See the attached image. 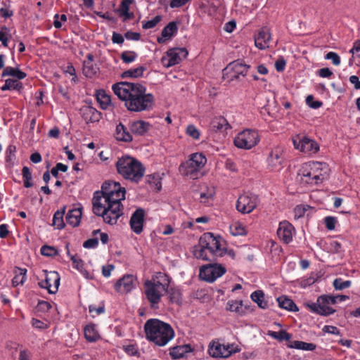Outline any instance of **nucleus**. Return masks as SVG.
Segmentation results:
<instances>
[{
    "label": "nucleus",
    "mask_w": 360,
    "mask_h": 360,
    "mask_svg": "<svg viewBox=\"0 0 360 360\" xmlns=\"http://www.w3.org/2000/svg\"><path fill=\"white\" fill-rule=\"evenodd\" d=\"M126 190L120 183L105 181L101 190L96 191L92 198L94 213L103 218L105 224L114 225L123 214L122 201L125 199Z\"/></svg>",
    "instance_id": "obj_1"
},
{
    "label": "nucleus",
    "mask_w": 360,
    "mask_h": 360,
    "mask_svg": "<svg viewBox=\"0 0 360 360\" xmlns=\"http://www.w3.org/2000/svg\"><path fill=\"white\" fill-rule=\"evenodd\" d=\"M112 90L129 112H141L153 108L154 96L148 93L146 87L139 83L117 82L112 84Z\"/></svg>",
    "instance_id": "obj_2"
},
{
    "label": "nucleus",
    "mask_w": 360,
    "mask_h": 360,
    "mask_svg": "<svg viewBox=\"0 0 360 360\" xmlns=\"http://www.w3.org/2000/svg\"><path fill=\"white\" fill-rule=\"evenodd\" d=\"M112 90L129 112H141L153 108L154 96L148 93L146 87L139 83L117 82L112 84Z\"/></svg>",
    "instance_id": "obj_3"
},
{
    "label": "nucleus",
    "mask_w": 360,
    "mask_h": 360,
    "mask_svg": "<svg viewBox=\"0 0 360 360\" xmlns=\"http://www.w3.org/2000/svg\"><path fill=\"white\" fill-rule=\"evenodd\" d=\"M143 329L146 340L158 347L166 346L175 337L172 326L158 319H148Z\"/></svg>",
    "instance_id": "obj_4"
},
{
    "label": "nucleus",
    "mask_w": 360,
    "mask_h": 360,
    "mask_svg": "<svg viewBox=\"0 0 360 360\" xmlns=\"http://www.w3.org/2000/svg\"><path fill=\"white\" fill-rule=\"evenodd\" d=\"M170 282L171 278L162 272L155 273L150 279L144 281V295L151 309H159L160 303L167 293Z\"/></svg>",
    "instance_id": "obj_5"
},
{
    "label": "nucleus",
    "mask_w": 360,
    "mask_h": 360,
    "mask_svg": "<svg viewBox=\"0 0 360 360\" xmlns=\"http://www.w3.org/2000/svg\"><path fill=\"white\" fill-rule=\"evenodd\" d=\"M328 165L321 162H308L299 169L296 181L302 185H317L326 178Z\"/></svg>",
    "instance_id": "obj_6"
},
{
    "label": "nucleus",
    "mask_w": 360,
    "mask_h": 360,
    "mask_svg": "<svg viewBox=\"0 0 360 360\" xmlns=\"http://www.w3.org/2000/svg\"><path fill=\"white\" fill-rule=\"evenodd\" d=\"M118 173L125 179L139 181L144 175L143 165L134 158L126 156L118 160L116 164Z\"/></svg>",
    "instance_id": "obj_7"
},
{
    "label": "nucleus",
    "mask_w": 360,
    "mask_h": 360,
    "mask_svg": "<svg viewBox=\"0 0 360 360\" xmlns=\"http://www.w3.org/2000/svg\"><path fill=\"white\" fill-rule=\"evenodd\" d=\"M206 162L207 158L203 153H193L186 162L180 165L179 169L184 176L195 179L198 178V172L205 165Z\"/></svg>",
    "instance_id": "obj_8"
},
{
    "label": "nucleus",
    "mask_w": 360,
    "mask_h": 360,
    "mask_svg": "<svg viewBox=\"0 0 360 360\" xmlns=\"http://www.w3.org/2000/svg\"><path fill=\"white\" fill-rule=\"evenodd\" d=\"M200 240L202 246L213 257H222L226 255V245L220 236H214L212 233H205Z\"/></svg>",
    "instance_id": "obj_9"
},
{
    "label": "nucleus",
    "mask_w": 360,
    "mask_h": 360,
    "mask_svg": "<svg viewBox=\"0 0 360 360\" xmlns=\"http://www.w3.org/2000/svg\"><path fill=\"white\" fill-rule=\"evenodd\" d=\"M260 136L257 130L245 129L238 132L233 139L234 146L243 150H250L260 142Z\"/></svg>",
    "instance_id": "obj_10"
},
{
    "label": "nucleus",
    "mask_w": 360,
    "mask_h": 360,
    "mask_svg": "<svg viewBox=\"0 0 360 360\" xmlns=\"http://www.w3.org/2000/svg\"><path fill=\"white\" fill-rule=\"evenodd\" d=\"M240 350V347L236 344L225 345L219 341H212L208 346V353L214 358H228Z\"/></svg>",
    "instance_id": "obj_11"
},
{
    "label": "nucleus",
    "mask_w": 360,
    "mask_h": 360,
    "mask_svg": "<svg viewBox=\"0 0 360 360\" xmlns=\"http://www.w3.org/2000/svg\"><path fill=\"white\" fill-rule=\"evenodd\" d=\"M292 143L295 148L307 155H314L319 150V143L304 135L297 134L293 136Z\"/></svg>",
    "instance_id": "obj_12"
},
{
    "label": "nucleus",
    "mask_w": 360,
    "mask_h": 360,
    "mask_svg": "<svg viewBox=\"0 0 360 360\" xmlns=\"http://www.w3.org/2000/svg\"><path fill=\"white\" fill-rule=\"evenodd\" d=\"M284 147L281 145L274 146L266 158L268 168L271 171H279L283 167L285 161Z\"/></svg>",
    "instance_id": "obj_13"
},
{
    "label": "nucleus",
    "mask_w": 360,
    "mask_h": 360,
    "mask_svg": "<svg viewBox=\"0 0 360 360\" xmlns=\"http://www.w3.org/2000/svg\"><path fill=\"white\" fill-rule=\"evenodd\" d=\"M226 270L221 264H209L200 267L199 276L202 280L212 283L222 276Z\"/></svg>",
    "instance_id": "obj_14"
},
{
    "label": "nucleus",
    "mask_w": 360,
    "mask_h": 360,
    "mask_svg": "<svg viewBox=\"0 0 360 360\" xmlns=\"http://www.w3.org/2000/svg\"><path fill=\"white\" fill-rule=\"evenodd\" d=\"M188 54V52L185 48L170 49L162 57L161 63L165 68H169L179 64Z\"/></svg>",
    "instance_id": "obj_15"
},
{
    "label": "nucleus",
    "mask_w": 360,
    "mask_h": 360,
    "mask_svg": "<svg viewBox=\"0 0 360 360\" xmlns=\"http://www.w3.org/2000/svg\"><path fill=\"white\" fill-rule=\"evenodd\" d=\"M259 200L256 195L242 194L236 201V210L242 214L251 213L259 205Z\"/></svg>",
    "instance_id": "obj_16"
},
{
    "label": "nucleus",
    "mask_w": 360,
    "mask_h": 360,
    "mask_svg": "<svg viewBox=\"0 0 360 360\" xmlns=\"http://www.w3.org/2000/svg\"><path fill=\"white\" fill-rule=\"evenodd\" d=\"M43 274L45 279L38 283L39 287L46 289L50 294L56 293L60 285L59 274L56 271H48L47 270H44Z\"/></svg>",
    "instance_id": "obj_17"
},
{
    "label": "nucleus",
    "mask_w": 360,
    "mask_h": 360,
    "mask_svg": "<svg viewBox=\"0 0 360 360\" xmlns=\"http://www.w3.org/2000/svg\"><path fill=\"white\" fill-rule=\"evenodd\" d=\"M137 278L133 274H125L118 279L114 285L117 292L121 295L127 294L136 288Z\"/></svg>",
    "instance_id": "obj_18"
},
{
    "label": "nucleus",
    "mask_w": 360,
    "mask_h": 360,
    "mask_svg": "<svg viewBox=\"0 0 360 360\" xmlns=\"http://www.w3.org/2000/svg\"><path fill=\"white\" fill-rule=\"evenodd\" d=\"M306 306L311 311L323 316H328L335 311L323 295L319 297L316 302L307 303Z\"/></svg>",
    "instance_id": "obj_19"
},
{
    "label": "nucleus",
    "mask_w": 360,
    "mask_h": 360,
    "mask_svg": "<svg viewBox=\"0 0 360 360\" xmlns=\"http://www.w3.org/2000/svg\"><path fill=\"white\" fill-rule=\"evenodd\" d=\"M277 235L281 240L285 244H288L292 241V238L295 235V229L290 223L287 221H283L279 223Z\"/></svg>",
    "instance_id": "obj_20"
},
{
    "label": "nucleus",
    "mask_w": 360,
    "mask_h": 360,
    "mask_svg": "<svg viewBox=\"0 0 360 360\" xmlns=\"http://www.w3.org/2000/svg\"><path fill=\"white\" fill-rule=\"evenodd\" d=\"M250 68V65L245 64L243 60H236L230 63L224 71L232 72V77L238 79L240 76H246Z\"/></svg>",
    "instance_id": "obj_21"
},
{
    "label": "nucleus",
    "mask_w": 360,
    "mask_h": 360,
    "mask_svg": "<svg viewBox=\"0 0 360 360\" xmlns=\"http://www.w3.org/2000/svg\"><path fill=\"white\" fill-rule=\"evenodd\" d=\"M145 212L143 209H136L131 216L129 225L131 230L136 234H140L143 231L144 224Z\"/></svg>",
    "instance_id": "obj_22"
},
{
    "label": "nucleus",
    "mask_w": 360,
    "mask_h": 360,
    "mask_svg": "<svg viewBox=\"0 0 360 360\" xmlns=\"http://www.w3.org/2000/svg\"><path fill=\"white\" fill-rule=\"evenodd\" d=\"M271 33L266 27L262 28L255 37V44L259 49H265L269 46Z\"/></svg>",
    "instance_id": "obj_23"
},
{
    "label": "nucleus",
    "mask_w": 360,
    "mask_h": 360,
    "mask_svg": "<svg viewBox=\"0 0 360 360\" xmlns=\"http://www.w3.org/2000/svg\"><path fill=\"white\" fill-rule=\"evenodd\" d=\"M210 129L214 132L227 133L231 126L224 117L218 116L211 120Z\"/></svg>",
    "instance_id": "obj_24"
},
{
    "label": "nucleus",
    "mask_w": 360,
    "mask_h": 360,
    "mask_svg": "<svg viewBox=\"0 0 360 360\" xmlns=\"http://www.w3.org/2000/svg\"><path fill=\"white\" fill-rule=\"evenodd\" d=\"M151 128V124L144 120H136L131 122L129 129L131 133L135 136H143Z\"/></svg>",
    "instance_id": "obj_25"
},
{
    "label": "nucleus",
    "mask_w": 360,
    "mask_h": 360,
    "mask_svg": "<svg viewBox=\"0 0 360 360\" xmlns=\"http://www.w3.org/2000/svg\"><path fill=\"white\" fill-rule=\"evenodd\" d=\"M81 113L86 123L96 122L101 119V113L91 106H84L81 109Z\"/></svg>",
    "instance_id": "obj_26"
},
{
    "label": "nucleus",
    "mask_w": 360,
    "mask_h": 360,
    "mask_svg": "<svg viewBox=\"0 0 360 360\" xmlns=\"http://www.w3.org/2000/svg\"><path fill=\"white\" fill-rule=\"evenodd\" d=\"M193 352V348L188 344L177 345L169 348V355L173 359L184 358L187 354Z\"/></svg>",
    "instance_id": "obj_27"
},
{
    "label": "nucleus",
    "mask_w": 360,
    "mask_h": 360,
    "mask_svg": "<svg viewBox=\"0 0 360 360\" xmlns=\"http://www.w3.org/2000/svg\"><path fill=\"white\" fill-rule=\"evenodd\" d=\"M178 30L175 22H169L162 30L161 36L158 37L157 41L159 44H163L167 40L170 39Z\"/></svg>",
    "instance_id": "obj_28"
},
{
    "label": "nucleus",
    "mask_w": 360,
    "mask_h": 360,
    "mask_svg": "<svg viewBox=\"0 0 360 360\" xmlns=\"http://www.w3.org/2000/svg\"><path fill=\"white\" fill-rule=\"evenodd\" d=\"M133 1V0H122L119 6L117 12L123 22H126L134 18V13L129 11L130 5Z\"/></svg>",
    "instance_id": "obj_29"
},
{
    "label": "nucleus",
    "mask_w": 360,
    "mask_h": 360,
    "mask_svg": "<svg viewBox=\"0 0 360 360\" xmlns=\"http://www.w3.org/2000/svg\"><path fill=\"white\" fill-rule=\"evenodd\" d=\"M87 60L84 61L83 72L88 77H92L98 72V68L93 63L94 56L88 54Z\"/></svg>",
    "instance_id": "obj_30"
},
{
    "label": "nucleus",
    "mask_w": 360,
    "mask_h": 360,
    "mask_svg": "<svg viewBox=\"0 0 360 360\" xmlns=\"http://www.w3.org/2000/svg\"><path fill=\"white\" fill-rule=\"evenodd\" d=\"M82 217V207L70 210L66 216V221L68 224L75 227L80 223Z\"/></svg>",
    "instance_id": "obj_31"
},
{
    "label": "nucleus",
    "mask_w": 360,
    "mask_h": 360,
    "mask_svg": "<svg viewBox=\"0 0 360 360\" xmlns=\"http://www.w3.org/2000/svg\"><path fill=\"white\" fill-rule=\"evenodd\" d=\"M215 195V188L213 186H205L200 193V201L205 205L212 204Z\"/></svg>",
    "instance_id": "obj_32"
},
{
    "label": "nucleus",
    "mask_w": 360,
    "mask_h": 360,
    "mask_svg": "<svg viewBox=\"0 0 360 360\" xmlns=\"http://www.w3.org/2000/svg\"><path fill=\"white\" fill-rule=\"evenodd\" d=\"M27 271L25 268L16 267L14 270L15 276L12 279V285L15 287L23 285L27 280Z\"/></svg>",
    "instance_id": "obj_33"
},
{
    "label": "nucleus",
    "mask_w": 360,
    "mask_h": 360,
    "mask_svg": "<svg viewBox=\"0 0 360 360\" xmlns=\"http://www.w3.org/2000/svg\"><path fill=\"white\" fill-rule=\"evenodd\" d=\"M115 136L117 140L125 142H130L133 139L131 133L129 132L127 129L121 123L116 127Z\"/></svg>",
    "instance_id": "obj_34"
},
{
    "label": "nucleus",
    "mask_w": 360,
    "mask_h": 360,
    "mask_svg": "<svg viewBox=\"0 0 360 360\" xmlns=\"http://www.w3.org/2000/svg\"><path fill=\"white\" fill-rule=\"evenodd\" d=\"M98 103L102 109H107L111 104V97L103 89H100L96 94Z\"/></svg>",
    "instance_id": "obj_35"
},
{
    "label": "nucleus",
    "mask_w": 360,
    "mask_h": 360,
    "mask_svg": "<svg viewBox=\"0 0 360 360\" xmlns=\"http://www.w3.org/2000/svg\"><path fill=\"white\" fill-rule=\"evenodd\" d=\"M84 332L85 338L89 342H95L100 338V335L95 324L86 325Z\"/></svg>",
    "instance_id": "obj_36"
},
{
    "label": "nucleus",
    "mask_w": 360,
    "mask_h": 360,
    "mask_svg": "<svg viewBox=\"0 0 360 360\" xmlns=\"http://www.w3.org/2000/svg\"><path fill=\"white\" fill-rule=\"evenodd\" d=\"M250 298L253 302L257 303L259 308L263 309L268 308V302L265 300L264 293L262 290H257L254 291L253 292L251 293Z\"/></svg>",
    "instance_id": "obj_37"
},
{
    "label": "nucleus",
    "mask_w": 360,
    "mask_h": 360,
    "mask_svg": "<svg viewBox=\"0 0 360 360\" xmlns=\"http://www.w3.org/2000/svg\"><path fill=\"white\" fill-rule=\"evenodd\" d=\"M279 307L290 311H297L298 308L295 302L286 296H281L277 298Z\"/></svg>",
    "instance_id": "obj_38"
},
{
    "label": "nucleus",
    "mask_w": 360,
    "mask_h": 360,
    "mask_svg": "<svg viewBox=\"0 0 360 360\" xmlns=\"http://www.w3.org/2000/svg\"><path fill=\"white\" fill-rule=\"evenodd\" d=\"M26 75V73L21 71L19 68L10 66L5 68L1 75L3 77L6 76H11L16 78L18 80L25 78Z\"/></svg>",
    "instance_id": "obj_39"
},
{
    "label": "nucleus",
    "mask_w": 360,
    "mask_h": 360,
    "mask_svg": "<svg viewBox=\"0 0 360 360\" xmlns=\"http://www.w3.org/2000/svg\"><path fill=\"white\" fill-rule=\"evenodd\" d=\"M171 302L180 304L182 300V294L181 290L176 287H169L167 293Z\"/></svg>",
    "instance_id": "obj_40"
},
{
    "label": "nucleus",
    "mask_w": 360,
    "mask_h": 360,
    "mask_svg": "<svg viewBox=\"0 0 360 360\" xmlns=\"http://www.w3.org/2000/svg\"><path fill=\"white\" fill-rule=\"evenodd\" d=\"M227 311L235 312L238 315H243L244 311L243 309V301L241 300H229L226 304V307Z\"/></svg>",
    "instance_id": "obj_41"
},
{
    "label": "nucleus",
    "mask_w": 360,
    "mask_h": 360,
    "mask_svg": "<svg viewBox=\"0 0 360 360\" xmlns=\"http://www.w3.org/2000/svg\"><path fill=\"white\" fill-rule=\"evenodd\" d=\"M288 347L304 351H313L316 349V345L313 343L295 340L290 342V344L288 345Z\"/></svg>",
    "instance_id": "obj_42"
},
{
    "label": "nucleus",
    "mask_w": 360,
    "mask_h": 360,
    "mask_svg": "<svg viewBox=\"0 0 360 360\" xmlns=\"http://www.w3.org/2000/svg\"><path fill=\"white\" fill-rule=\"evenodd\" d=\"M229 230L234 236H245L247 233L245 226L239 221L233 222L229 226Z\"/></svg>",
    "instance_id": "obj_43"
},
{
    "label": "nucleus",
    "mask_w": 360,
    "mask_h": 360,
    "mask_svg": "<svg viewBox=\"0 0 360 360\" xmlns=\"http://www.w3.org/2000/svg\"><path fill=\"white\" fill-rule=\"evenodd\" d=\"M144 70L145 68L143 66L140 65L136 68H133L123 72L122 74V77L123 78H138L143 75Z\"/></svg>",
    "instance_id": "obj_44"
},
{
    "label": "nucleus",
    "mask_w": 360,
    "mask_h": 360,
    "mask_svg": "<svg viewBox=\"0 0 360 360\" xmlns=\"http://www.w3.org/2000/svg\"><path fill=\"white\" fill-rule=\"evenodd\" d=\"M64 214L65 210H57L53 214L52 225L58 229H62L65 227V223L63 221Z\"/></svg>",
    "instance_id": "obj_45"
},
{
    "label": "nucleus",
    "mask_w": 360,
    "mask_h": 360,
    "mask_svg": "<svg viewBox=\"0 0 360 360\" xmlns=\"http://www.w3.org/2000/svg\"><path fill=\"white\" fill-rule=\"evenodd\" d=\"M208 253L209 252L207 250L202 246V244H200V240H199V244L194 250L195 257L197 259H201L202 260H210L211 259Z\"/></svg>",
    "instance_id": "obj_46"
},
{
    "label": "nucleus",
    "mask_w": 360,
    "mask_h": 360,
    "mask_svg": "<svg viewBox=\"0 0 360 360\" xmlns=\"http://www.w3.org/2000/svg\"><path fill=\"white\" fill-rule=\"evenodd\" d=\"M312 210V207L308 205L301 204L297 205L294 209V218L299 219L303 217L306 213Z\"/></svg>",
    "instance_id": "obj_47"
},
{
    "label": "nucleus",
    "mask_w": 360,
    "mask_h": 360,
    "mask_svg": "<svg viewBox=\"0 0 360 360\" xmlns=\"http://www.w3.org/2000/svg\"><path fill=\"white\" fill-rule=\"evenodd\" d=\"M22 88V84L16 79H7L5 80L4 85L1 87V90H19Z\"/></svg>",
    "instance_id": "obj_48"
},
{
    "label": "nucleus",
    "mask_w": 360,
    "mask_h": 360,
    "mask_svg": "<svg viewBox=\"0 0 360 360\" xmlns=\"http://www.w3.org/2000/svg\"><path fill=\"white\" fill-rule=\"evenodd\" d=\"M120 58L123 63L129 64L136 60L138 54L133 51H124L121 53Z\"/></svg>",
    "instance_id": "obj_49"
},
{
    "label": "nucleus",
    "mask_w": 360,
    "mask_h": 360,
    "mask_svg": "<svg viewBox=\"0 0 360 360\" xmlns=\"http://www.w3.org/2000/svg\"><path fill=\"white\" fill-rule=\"evenodd\" d=\"M70 259L75 269L85 276L87 274L86 271L84 268L83 261L77 255H70Z\"/></svg>",
    "instance_id": "obj_50"
},
{
    "label": "nucleus",
    "mask_w": 360,
    "mask_h": 360,
    "mask_svg": "<svg viewBox=\"0 0 360 360\" xmlns=\"http://www.w3.org/2000/svg\"><path fill=\"white\" fill-rule=\"evenodd\" d=\"M268 335L271 338L278 340H289L291 338V335L285 330H280L278 332L269 331Z\"/></svg>",
    "instance_id": "obj_51"
},
{
    "label": "nucleus",
    "mask_w": 360,
    "mask_h": 360,
    "mask_svg": "<svg viewBox=\"0 0 360 360\" xmlns=\"http://www.w3.org/2000/svg\"><path fill=\"white\" fill-rule=\"evenodd\" d=\"M333 285L335 290H342L349 288L352 285V281L349 280L344 281L341 278H337L333 281Z\"/></svg>",
    "instance_id": "obj_52"
},
{
    "label": "nucleus",
    "mask_w": 360,
    "mask_h": 360,
    "mask_svg": "<svg viewBox=\"0 0 360 360\" xmlns=\"http://www.w3.org/2000/svg\"><path fill=\"white\" fill-rule=\"evenodd\" d=\"M22 178L24 182V186L25 188H30L32 186L33 184L32 182V174L30 171V169L27 167H23L22 170Z\"/></svg>",
    "instance_id": "obj_53"
},
{
    "label": "nucleus",
    "mask_w": 360,
    "mask_h": 360,
    "mask_svg": "<svg viewBox=\"0 0 360 360\" xmlns=\"http://www.w3.org/2000/svg\"><path fill=\"white\" fill-rule=\"evenodd\" d=\"M162 20V17L160 15H156L153 19L143 21L142 22V27L144 30H149L155 27Z\"/></svg>",
    "instance_id": "obj_54"
},
{
    "label": "nucleus",
    "mask_w": 360,
    "mask_h": 360,
    "mask_svg": "<svg viewBox=\"0 0 360 360\" xmlns=\"http://www.w3.org/2000/svg\"><path fill=\"white\" fill-rule=\"evenodd\" d=\"M186 134L195 140H198L200 136V131L193 124H189L186 129Z\"/></svg>",
    "instance_id": "obj_55"
},
{
    "label": "nucleus",
    "mask_w": 360,
    "mask_h": 360,
    "mask_svg": "<svg viewBox=\"0 0 360 360\" xmlns=\"http://www.w3.org/2000/svg\"><path fill=\"white\" fill-rule=\"evenodd\" d=\"M10 37L11 34L9 30L6 27H2L0 30V42H1L2 46L4 47L8 46V42Z\"/></svg>",
    "instance_id": "obj_56"
},
{
    "label": "nucleus",
    "mask_w": 360,
    "mask_h": 360,
    "mask_svg": "<svg viewBox=\"0 0 360 360\" xmlns=\"http://www.w3.org/2000/svg\"><path fill=\"white\" fill-rule=\"evenodd\" d=\"M41 254L46 257H54L58 254L57 250L54 247L44 245L40 250Z\"/></svg>",
    "instance_id": "obj_57"
},
{
    "label": "nucleus",
    "mask_w": 360,
    "mask_h": 360,
    "mask_svg": "<svg viewBox=\"0 0 360 360\" xmlns=\"http://www.w3.org/2000/svg\"><path fill=\"white\" fill-rule=\"evenodd\" d=\"M337 222V219L334 217H326L324 219L326 227L329 231H333L335 229Z\"/></svg>",
    "instance_id": "obj_58"
},
{
    "label": "nucleus",
    "mask_w": 360,
    "mask_h": 360,
    "mask_svg": "<svg viewBox=\"0 0 360 360\" xmlns=\"http://www.w3.org/2000/svg\"><path fill=\"white\" fill-rule=\"evenodd\" d=\"M325 58L327 60H330L335 65H339L341 62L340 56L336 53L333 51L328 52L326 55Z\"/></svg>",
    "instance_id": "obj_59"
},
{
    "label": "nucleus",
    "mask_w": 360,
    "mask_h": 360,
    "mask_svg": "<svg viewBox=\"0 0 360 360\" xmlns=\"http://www.w3.org/2000/svg\"><path fill=\"white\" fill-rule=\"evenodd\" d=\"M191 1V0H169V6L171 8H178L185 6Z\"/></svg>",
    "instance_id": "obj_60"
},
{
    "label": "nucleus",
    "mask_w": 360,
    "mask_h": 360,
    "mask_svg": "<svg viewBox=\"0 0 360 360\" xmlns=\"http://www.w3.org/2000/svg\"><path fill=\"white\" fill-rule=\"evenodd\" d=\"M98 245V239L97 238H89L84 241L83 247L85 248H96Z\"/></svg>",
    "instance_id": "obj_61"
},
{
    "label": "nucleus",
    "mask_w": 360,
    "mask_h": 360,
    "mask_svg": "<svg viewBox=\"0 0 360 360\" xmlns=\"http://www.w3.org/2000/svg\"><path fill=\"white\" fill-rule=\"evenodd\" d=\"M322 331L325 333L333 334V335H340L339 329L337 327L333 326H328V325L324 326L323 327Z\"/></svg>",
    "instance_id": "obj_62"
},
{
    "label": "nucleus",
    "mask_w": 360,
    "mask_h": 360,
    "mask_svg": "<svg viewBox=\"0 0 360 360\" xmlns=\"http://www.w3.org/2000/svg\"><path fill=\"white\" fill-rule=\"evenodd\" d=\"M124 37L127 40L139 41L140 39V38H141V34L139 32H132V31H127L124 34Z\"/></svg>",
    "instance_id": "obj_63"
},
{
    "label": "nucleus",
    "mask_w": 360,
    "mask_h": 360,
    "mask_svg": "<svg viewBox=\"0 0 360 360\" xmlns=\"http://www.w3.org/2000/svg\"><path fill=\"white\" fill-rule=\"evenodd\" d=\"M31 323L34 328L37 329L43 330L47 328L46 323L37 319H32Z\"/></svg>",
    "instance_id": "obj_64"
}]
</instances>
